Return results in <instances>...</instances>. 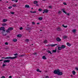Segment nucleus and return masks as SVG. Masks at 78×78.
<instances>
[{"label": "nucleus", "mask_w": 78, "mask_h": 78, "mask_svg": "<svg viewBox=\"0 0 78 78\" xmlns=\"http://www.w3.org/2000/svg\"><path fill=\"white\" fill-rule=\"evenodd\" d=\"M54 73L55 74H57L58 75H62V72H60L59 69H57V70H55L54 71Z\"/></svg>", "instance_id": "1"}, {"label": "nucleus", "mask_w": 78, "mask_h": 78, "mask_svg": "<svg viewBox=\"0 0 78 78\" xmlns=\"http://www.w3.org/2000/svg\"><path fill=\"white\" fill-rule=\"evenodd\" d=\"M17 57L16 56L15 57H2L1 59H14L16 58H17Z\"/></svg>", "instance_id": "2"}, {"label": "nucleus", "mask_w": 78, "mask_h": 78, "mask_svg": "<svg viewBox=\"0 0 78 78\" xmlns=\"http://www.w3.org/2000/svg\"><path fill=\"white\" fill-rule=\"evenodd\" d=\"M0 30H2V31H5V27H2L0 28Z\"/></svg>", "instance_id": "3"}, {"label": "nucleus", "mask_w": 78, "mask_h": 78, "mask_svg": "<svg viewBox=\"0 0 78 78\" xmlns=\"http://www.w3.org/2000/svg\"><path fill=\"white\" fill-rule=\"evenodd\" d=\"M10 62V60H5L4 62H4L5 63L6 62Z\"/></svg>", "instance_id": "4"}, {"label": "nucleus", "mask_w": 78, "mask_h": 78, "mask_svg": "<svg viewBox=\"0 0 78 78\" xmlns=\"http://www.w3.org/2000/svg\"><path fill=\"white\" fill-rule=\"evenodd\" d=\"M58 45V44H51V47H55V45ZM48 46H50V45H49L48 44Z\"/></svg>", "instance_id": "5"}, {"label": "nucleus", "mask_w": 78, "mask_h": 78, "mask_svg": "<svg viewBox=\"0 0 78 78\" xmlns=\"http://www.w3.org/2000/svg\"><path fill=\"white\" fill-rule=\"evenodd\" d=\"M56 40L58 42H59V41H61V39L59 37H58V38H56Z\"/></svg>", "instance_id": "6"}, {"label": "nucleus", "mask_w": 78, "mask_h": 78, "mask_svg": "<svg viewBox=\"0 0 78 78\" xmlns=\"http://www.w3.org/2000/svg\"><path fill=\"white\" fill-rule=\"evenodd\" d=\"M5 33L6 32H5V31H4V32L3 31H2V34H3L4 36H6V34Z\"/></svg>", "instance_id": "7"}, {"label": "nucleus", "mask_w": 78, "mask_h": 78, "mask_svg": "<svg viewBox=\"0 0 78 78\" xmlns=\"http://www.w3.org/2000/svg\"><path fill=\"white\" fill-rule=\"evenodd\" d=\"M9 30L10 31H12V30H13V28L10 27L8 28Z\"/></svg>", "instance_id": "8"}, {"label": "nucleus", "mask_w": 78, "mask_h": 78, "mask_svg": "<svg viewBox=\"0 0 78 78\" xmlns=\"http://www.w3.org/2000/svg\"><path fill=\"white\" fill-rule=\"evenodd\" d=\"M44 11L46 13H47L48 12V10H47V9H46L44 10Z\"/></svg>", "instance_id": "9"}, {"label": "nucleus", "mask_w": 78, "mask_h": 78, "mask_svg": "<svg viewBox=\"0 0 78 78\" xmlns=\"http://www.w3.org/2000/svg\"><path fill=\"white\" fill-rule=\"evenodd\" d=\"M62 48V49H64L66 48V46L65 45H62L61 47Z\"/></svg>", "instance_id": "10"}, {"label": "nucleus", "mask_w": 78, "mask_h": 78, "mask_svg": "<svg viewBox=\"0 0 78 78\" xmlns=\"http://www.w3.org/2000/svg\"><path fill=\"white\" fill-rule=\"evenodd\" d=\"M42 59H45V60L47 59V58L45 57V56L44 55V56H43V57H42Z\"/></svg>", "instance_id": "11"}, {"label": "nucleus", "mask_w": 78, "mask_h": 78, "mask_svg": "<svg viewBox=\"0 0 78 78\" xmlns=\"http://www.w3.org/2000/svg\"><path fill=\"white\" fill-rule=\"evenodd\" d=\"M25 54H23L22 55H20L19 56V57H24V56H25Z\"/></svg>", "instance_id": "12"}, {"label": "nucleus", "mask_w": 78, "mask_h": 78, "mask_svg": "<svg viewBox=\"0 0 78 78\" xmlns=\"http://www.w3.org/2000/svg\"><path fill=\"white\" fill-rule=\"evenodd\" d=\"M67 45H68V46H69V47H70V46H71V45H72V44L69 43H67Z\"/></svg>", "instance_id": "13"}, {"label": "nucleus", "mask_w": 78, "mask_h": 78, "mask_svg": "<svg viewBox=\"0 0 78 78\" xmlns=\"http://www.w3.org/2000/svg\"><path fill=\"white\" fill-rule=\"evenodd\" d=\"M62 11L63 12H64V13H65V14H67V13L66 12L65 10H64V9H62Z\"/></svg>", "instance_id": "14"}, {"label": "nucleus", "mask_w": 78, "mask_h": 78, "mask_svg": "<svg viewBox=\"0 0 78 78\" xmlns=\"http://www.w3.org/2000/svg\"><path fill=\"white\" fill-rule=\"evenodd\" d=\"M58 50H62V48L61 47H58Z\"/></svg>", "instance_id": "15"}, {"label": "nucleus", "mask_w": 78, "mask_h": 78, "mask_svg": "<svg viewBox=\"0 0 78 78\" xmlns=\"http://www.w3.org/2000/svg\"><path fill=\"white\" fill-rule=\"evenodd\" d=\"M37 72H42V71H40V70L39 69H37Z\"/></svg>", "instance_id": "16"}, {"label": "nucleus", "mask_w": 78, "mask_h": 78, "mask_svg": "<svg viewBox=\"0 0 78 78\" xmlns=\"http://www.w3.org/2000/svg\"><path fill=\"white\" fill-rule=\"evenodd\" d=\"M47 52H48V53H50L51 55L52 54V53H51V51H50L49 50H48L47 51Z\"/></svg>", "instance_id": "17"}, {"label": "nucleus", "mask_w": 78, "mask_h": 78, "mask_svg": "<svg viewBox=\"0 0 78 78\" xmlns=\"http://www.w3.org/2000/svg\"><path fill=\"white\" fill-rule=\"evenodd\" d=\"M6 32L7 33H10V31L8 29L6 31Z\"/></svg>", "instance_id": "18"}, {"label": "nucleus", "mask_w": 78, "mask_h": 78, "mask_svg": "<svg viewBox=\"0 0 78 78\" xmlns=\"http://www.w3.org/2000/svg\"><path fill=\"white\" fill-rule=\"evenodd\" d=\"M7 21V20L5 19H4L3 20V22H6Z\"/></svg>", "instance_id": "19"}, {"label": "nucleus", "mask_w": 78, "mask_h": 78, "mask_svg": "<svg viewBox=\"0 0 78 78\" xmlns=\"http://www.w3.org/2000/svg\"><path fill=\"white\" fill-rule=\"evenodd\" d=\"M30 7V6H29V5H25V8H29Z\"/></svg>", "instance_id": "20"}, {"label": "nucleus", "mask_w": 78, "mask_h": 78, "mask_svg": "<svg viewBox=\"0 0 78 78\" xmlns=\"http://www.w3.org/2000/svg\"><path fill=\"white\" fill-rule=\"evenodd\" d=\"M72 73H73V75H75V71L74 70H73L72 71Z\"/></svg>", "instance_id": "21"}, {"label": "nucleus", "mask_w": 78, "mask_h": 78, "mask_svg": "<svg viewBox=\"0 0 78 78\" xmlns=\"http://www.w3.org/2000/svg\"><path fill=\"white\" fill-rule=\"evenodd\" d=\"M17 36L19 37H20L22 36V35L20 34H19L17 35Z\"/></svg>", "instance_id": "22"}, {"label": "nucleus", "mask_w": 78, "mask_h": 78, "mask_svg": "<svg viewBox=\"0 0 78 78\" xmlns=\"http://www.w3.org/2000/svg\"><path fill=\"white\" fill-rule=\"evenodd\" d=\"M52 52L53 53H56V49H55V50H52Z\"/></svg>", "instance_id": "23"}, {"label": "nucleus", "mask_w": 78, "mask_h": 78, "mask_svg": "<svg viewBox=\"0 0 78 78\" xmlns=\"http://www.w3.org/2000/svg\"><path fill=\"white\" fill-rule=\"evenodd\" d=\"M37 3H38V2L37 1H35L34 2V4H37Z\"/></svg>", "instance_id": "24"}, {"label": "nucleus", "mask_w": 78, "mask_h": 78, "mask_svg": "<svg viewBox=\"0 0 78 78\" xmlns=\"http://www.w3.org/2000/svg\"><path fill=\"white\" fill-rule=\"evenodd\" d=\"M2 26H3V27H4L5 26H6V23H4V24H2Z\"/></svg>", "instance_id": "25"}, {"label": "nucleus", "mask_w": 78, "mask_h": 78, "mask_svg": "<svg viewBox=\"0 0 78 78\" xmlns=\"http://www.w3.org/2000/svg\"><path fill=\"white\" fill-rule=\"evenodd\" d=\"M62 27H64V28H67V26H64V24L62 25Z\"/></svg>", "instance_id": "26"}, {"label": "nucleus", "mask_w": 78, "mask_h": 78, "mask_svg": "<svg viewBox=\"0 0 78 78\" xmlns=\"http://www.w3.org/2000/svg\"><path fill=\"white\" fill-rule=\"evenodd\" d=\"M17 41V40L16 39H14L13 40V42H16Z\"/></svg>", "instance_id": "27"}, {"label": "nucleus", "mask_w": 78, "mask_h": 78, "mask_svg": "<svg viewBox=\"0 0 78 78\" xmlns=\"http://www.w3.org/2000/svg\"><path fill=\"white\" fill-rule=\"evenodd\" d=\"M72 31L73 32V33H75V32H76V30L74 29Z\"/></svg>", "instance_id": "28"}, {"label": "nucleus", "mask_w": 78, "mask_h": 78, "mask_svg": "<svg viewBox=\"0 0 78 78\" xmlns=\"http://www.w3.org/2000/svg\"><path fill=\"white\" fill-rule=\"evenodd\" d=\"M38 19L39 20H42V18L41 17H40L38 18Z\"/></svg>", "instance_id": "29"}, {"label": "nucleus", "mask_w": 78, "mask_h": 78, "mask_svg": "<svg viewBox=\"0 0 78 78\" xmlns=\"http://www.w3.org/2000/svg\"><path fill=\"white\" fill-rule=\"evenodd\" d=\"M42 11V9H38L39 11Z\"/></svg>", "instance_id": "30"}, {"label": "nucleus", "mask_w": 78, "mask_h": 78, "mask_svg": "<svg viewBox=\"0 0 78 78\" xmlns=\"http://www.w3.org/2000/svg\"><path fill=\"white\" fill-rule=\"evenodd\" d=\"M12 1H15L16 3L18 2V0H12Z\"/></svg>", "instance_id": "31"}, {"label": "nucleus", "mask_w": 78, "mask_h": 78, "mask_svg": "<svg viewBox=\"0 0 78 78\" xmlns=\"http://www.w3.org/2000/svg\"><path fill=\"white\" fill-rule=\"evenodd\" d=\"M26 42H28V41H29V40L28 39H27L25 40Z\"/></svg>", "instance_id": "32"}, {"label": "nucleus", "mask_w": 78, "mask_h": 78, "mask_svg": "<svg viewBox=\"0 0 78 78\" xmlns=\"http://www.w3.org/2000/svg\"><path fill=\"white\" fill-rule=\"evenodd\" d=\"M20 30H23V28H22V27H21L20 28Z\"/></svg>", "instance_id": "33"}, {"label": "nucleus", "mask_w": 78, "mask_h": 78, "mask_svg": "<svg viewBox=\"0 0 78 78\" xmlns=\"http://www.w3.org/2000/svg\"><path fill=\"white\" fill-rule=\"evenodd\" d=\"M44 43H47V40H45L44 41Z\"/></svg>", "instance_id": "34"}, {"label": "nucleus", "mask_w": 78, "mask_h": 78, "mask_svg": "<svg viewBox=\"0 0 78 78\" xmlns=\"http://www.w3.org/2000/svg\"><path fill=\"white\" fill-rule=\"evenodd\" d=\"M67 38V36H63V38L64 39H66Z\"/></svg>", "instance_id": "35"}, {"label": "nucleus", "mask_w": 78, "mask_h": 78, "mask_svg": "<svg viewBox=\"0 0 78 78\" xmlns=\"http://www.w3.org/2000/svg\"><path fill=\"white\" fill-rule=\"evenodd\" d=\"M60 29L59 28H58L57 29V30L58 31H60Z\"/></svg>", "instance_id": "36"}, {"label": "nucleus", "mask_w": 78, "mask_h": 78, "mask_svg": "<svg viewBox=\"0 0 78 78\" xmlns=\"http://www.w3.org/2000/svg\"><path fill=\"white\" fill-rule=\"evenodd\" d=\"M9 9H11V8H12V6H10L8 7Z\"/></svg>", "instance_id": "37"}, {"label": "nucleus", "mask_w": 78, "mask_h": 78, "mask_svg": "<svg viewBox=\"0 0 78 78\" xmlns=\"http://www.w3.org/2000/svg\"><path fill=\"white\" fill-rule=\"evenodd\" d=\"M10 13L11 14H14V12H10Z\"/></svg>", "instance_id": "38"}, {"label": "nucleus", "mask_w": 78, "mask_h": 78, "mask_svg": "<svg viewBox=\"0 0 78 78\" xmlns=\"http://www.w3.org/2000/svg\"><path fill=\"white\" fill-rule=\"evenodd\" d=\"M5 64H2V66L3 67H5Z\"/></svg>", "instance_id": "39"}, {"label": "nucleus", "mask_w": 78, "mask_h": 78, "mask_svg": "<svg viewBox=\"0 0 78 78\" xmlns=\"http://www.w3.org/2000/svg\"><path fill=\"white\" fill-rule=\"evenodd\" d=\"M32 23L33 25H35V23H34V22H32Z\"/></svg>", "instance_id": "40"}, {"label": "nucleus", "mask_w": 78, "mask_h": 78, "mask_svg": "<svg viewBox=\"0 0 78 78\" xmlns=\"http://www.w3.org/2000/svg\"><path fill=\"white\" fill-rule=\"evenodd\" d=\"M5 45H8V42H6L5 43Z\"/></svg>", "instance_id": "41"}, {"label": "nucleus", "mask_w": 78, "mask_h": 78, "mask_svg": "<svg viewBox=\"0 0 78 78\" xmlns=\"http://www.w3.org/2000/svg\"><path fill=\"white\" fill-rule=\"evenodd\" d=\"M63 4L65 5H67V4L66 2L63 3Z\"/></svg>", "instance_id": "42"}, {"label": "nucleus", "mask_w": 78, "mask_h": 78, "mask_svg": "<svg viewBox=\"0 0 78 78\" xmlns=\"http://www.w3.org/2000/svg\"><path fill=\"white\" fill-rule=\"evenodd\" d=\"M37 54V53H33V54L34 55H35Z\"/></svg>", "instance_id": "43"}, {"label": "nucleus", "mask_w": 78, "mask_h": 78, "mask_svg": "<svg viewBox=\"0 0 78 78\" xmlns=\"http://www.w3.org/2000/svg\"><path fill=\"white\" fill-rule=\"evenodd\" d=\"M61 11H59L58 12V14H61Z\"/></svg>", "instance_id": "44"}, {"label": "nucleus", "mask_w": 78, "mask_h": 78, "mask_svg": "<svg viewBox=\"0 0 78 78\" xmlns=\"http://www.w3.org/2000/svg\"><path fill=\"white\" fill-rule=\"evenodd\" d=\"M49 8H50V9H51V6H49Z\"/></svg>", "instance_id": "45"}, {"label": "nucleus", "mask_w": 78, "mask_h": 78, "mask_svg": "<svg viewBox=\"0 0 78 78\" xmlns=\"http://www.w3.org/2000/svg\"><path fill=\"white\" fill-rule=\"evenodd\" d=\"M16 5H13L12 6H13V7H16Z\"/></svg>", "instance_id": "46"}, {"label": "nucleus", "mask_w": 78, "mask_h": 78, "mask_svg": "<svg viewBox=\"0 0 78 78\" xmlns=\"http://www.w3.org/2000/svg\"><path fill=\"white\" fill-rule=\"evenodd\" d=\"M76 69L77 70H78V67H76Z\"/></svg>", "instance_id": "47"}, {"label": "nucleus", "mask_w": 78, "mask_h": 78, "mask_svg": "<svg viewBox=\"0 0 78 78\" xmlns=\"http://www.w3.org/2000/svg\"><path fill=\"white\" fill-rule=\"evenodd\" d=\"M33 13H36V11H34L33 12Z\"/></svg>", "instance_id": "48"}, {"label": "nucleus", "mask_w": 78, "mask_h": 78, "mask_svg": "<svg viewBox=\"0 0 78 78\" xmlns=\"http://www.w3.org/2000/svg\"><path fill=\"white\" fill-rule=\"evenodd\" d=\"M45 78H48V76H46L45 77Z\"/></svg>", "instance_id": "49"}, {"label": "nucleus", "mask_w": 78, "mask_h": 78, "mask_svg": "<svg viewBox=\"0 0 78 78\" xmlns=\"http://www.w3.org/2000/svg\"><path fill=\"white\" fill-rule=\"evenodd\" d=\"M1 78H5V76H2Z\"/></svg>", "instance_id": "50"}, {"label": "nucleus", "mask_w": 78, "mask_h": 78, "mask_svg": "<svg viewBox=\"0 0 78 78\" xmlns=\"http://www.w3.org/2000/svg\"><path fill=\"white\" fill-rule=\"evenodd\" d=\"M14 56H16V55H17V54H14Z\"/></svg>", "instance_id": "51"}, {"label": "nucleus", "mask_w": 78, "mask_h": 78, "mask_svg": "<svg viewBox=\"0 0 78 78\" xmlns=\"http://www.w3.org/2000/svg\"><path fill=\"white\" fill-rule=\"evenodd\" d=\"M12 78V76H10L9 77V78Z\"/></svg>", "instance_id": "52"}, {"label": "nucleus", "mask_w": 78, "mask_h": 78, "mask_svg": "<svg viewBox=\"0 0 78 78\" xmlns=\"http://www.w3.org/2000/svg\"><path fill=\"white\" fill-rule=\"evenodd\" d=\"M3 61V59H2L1 60H0V61Z\"/></svg>", "instance_id": "53"}, {"label": "nucleus", "mask_w": 78, "mask_h": 78, "mask_svg": "<svg viewBox=\"0 0 78 78\" xmlns=\"http://www.w3.org/2000/svg\"><path fill=\"white\" fill-rule=\"evenodd\" d=\"M37 25H39V24H40V23H37Z\"/></svg>", "instance_id": "54"}, {"label": "nucleus", "mask_w": 78, "mask_h": 78, "mask_svg": "<svg viewBox=\"0 0 78 78\" xmlns=\"http://www.w3.org/2000/svg\"><path fill=\"white\" fill-rule=\"evenodd\" d=\"M30 12H31V13H33V12H32V11H30Z\"/></svg>", "instance_id": "55"}, {"label": "nucleus", "mask_w": 78, "mask_h": 78, "mask_svg": "<svg viewBox=\"0 0 78 78\" xmlns=\"http://www.w3.org/2000/svg\"><path fill=\"white\" fill-rule=\"evenodd\" d=\"M69 14H69V13H68L67 15L68 16H69Z\"/></svg>", "instance_id": "56"}, {"label": "nucleus", "mask_w": 78, "mask_h": 78, "mask_svg": "<svg viewBox=\"0 0 78 78\" xmlns=\"http://www.w3.org/2000/svg\"><path fill=\"white\" fill-rule=\"evenodd\" d=\"M36 6H39V5H38V4H36Z\"/></svg>", "instance_id": "57"}, {"label": "nucleus", "mask_w": 78, "mask_h": 78, "mask_svg": "<svg viewBox=\"0 0 78 78\" xmlns=\"http://www.w3.org/2000/svg\"><path fill=\"white\" fill-rule=\"evenodd\" d=\"M43 14H44V13H45V12H43Z\"/></svg>", "instance_id": "58"}, {"label": "nucleus", "mask_w": 78, "mask_h": 78, "mask_svg": "<svg viewBox=\"0 0 78 78\" xmlns=\"http://www.w3.org/2000/svg\"><path fill=\"white\" fill-rule=\"evenodd\" d=\"M40 31H42V30H40Z\"/></svg>", "instance_id": "59"}, {"label": "nucleus", "mask_w": 78, "mask_h": 78, "mask_svg": "<svg viewBox=\"0 0 78 78\" xmlns=\"http://www.w3.org/2000/svg\"><path fill=\"white\" fill-rule=\"evenodd\" d=\"M43 1H45V0H43Z\"/></svg>", "instance_id": "60"}, {"label": "nucleus", "mask_w": 78, "mask_h": 78, "mask_svg": "<svg viewBox=\"0 0 78 78\" xmlns=\"http://www.w3.org/2000/svg\"><path fill=\"white\" fill-rule=\"evenodd\" d=\"M75 5H76V6H77V4H76Z\"/></svg>", "instance_id": "61"}, {"label": "nucleus", "mask_w": 78, "mask_h": 78, "mask_svg": "<svg viewBox=\"0 0 78 78\" xmlns=\"http://www.w3.org/2000/svg\"><path fill=\"white\" fill-rule=\"evenodd\" d=\"M31 44L32 45H33V44Z\"/></svg>", "instance_id": "62"}, {"label": "nucleus", "mask_w": 78, "mask_h": 78, "mask_svg": "<svg viewBox=\"0 0 78 78\" xmlns=\"http://www.w3.org/2000/svg\"><path fill=\"white\" fill-rule=\"evenodd\" d=\"M33 9V8H32V9Z\"/></svg>", "instance_id": "63"}, {"label": "nucleus", "mask_w": 78, "mask_h": 78, "mask_svg": "<svg viewBox=\"0 0 78 78\" xmlns=\"http://www.w3.org/2000/svg\"><path fill=\"white\" fill-rule=\"evenodd\" d=\"M2 0H0V1H2Z\"/></svg>", "instance_id": "64"}]
</instances>
